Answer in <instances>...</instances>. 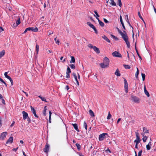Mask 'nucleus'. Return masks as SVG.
Wrapping results in <instances>:
<instances>
[{
	"instance_id": "obj_20",
	"label": "nucleus",
	"mask_w": 156,
	"mask_h": 156,
	"mask_svg": "<svg viewBox=\"0 0 156 156\" xmlns=\"http://www.w3.org/2000/svg\"><path fill=\"white\" fill-rule=\"evenodd\" d=\"M97 19L98 20L99 25L102 27H103L104 26V23L101 21L97 17Z\"/></svg>"
},
{
	"instance_id": "obj_30",
	"label": "nucleus",
	"mask_w": 156,
	"mask_h": 156,
	"mask_svg": "<svg viewBox=\"0 0 156 156\" xmlns=\"http://www.w3.org/2000/svg\"><path fill=\"white\" fill-rule=\"evenodd\" d=\"M136 69H137V71L135 73V76L136 77V78H137L138 77V75H139V69L137 68Z\"/></svg>"
},
{
	"instance_id": "obj_28",
	"label": "nucleus",
	"mask_w": 156,
	"mask_h": 156,
	"mask_svg": "<svg viewBox=\"0 0 156 156\" xmlns=\"http://www.w3.org/2000/svg\"><path fill=\"white\" fill-rule=\"evenodd\" d=\"M46 108L47 106H45L44 108V110L43 111V114L44 115V116H45L46 115V112L47 109Z\"/></svg>"
},
{
	"instance_id": "obj_19",
	"label": "nucleus",
	"mask_w": 156,
	"mask_h": 156,
	"mask_svg": "<svg viewBox=\"0 0 156 156\" xmlns=\"http://www.w3.org/2000/svg\"><path fill=\"white\" fill-rule=\"evenodd\" d=\"M151 142H150L148 144L146 145V148L147 150H150L151 148Z\"/></svg>"
},
{
	"instance_id": "obj_52",
	"label": "nucleus",
	"mask_w": 156,
	"mask_h": 156,
	"mask_svg": "<svg viewBox=\"0 0 156 156\" xmlns=\"http://www.w3.org/2000/svg\"><path fill=\"white\" fill-rule=\"evenodd\" d=\"M66 77L67 78H70V75L69 73H66Z\"/></svg>"
},
{
	"instance_id": "obj_43",
	"label": "nucleus",
	"mask_w": 156,
	"mask_h": 156,
	"mask_svg": "<svg viewBox=\"0 0 156 156\" xmlns=\"http://www.w3.org/2000/svg\"><path fill=\"white\" fill-rule=\"evenodd\" d=\"M143 132H144V133H149L148 132V130L146 128H145V127H144L143 128Z\"/></svg>"
},
{
	"instance_id": "obj_40",
	"label": "nucleus",
	"mask_w": 156,
	"mask_h": 156,
	"mask_svg": "<svg viewBox=\"0 0 156 156\" xmlns=\"http://www.w3.org/2000/svg\"><path fill=\"white\" fill-rule=\"evenodd\" d=\"M76 145L78 151H80V144L78 143H76Z\"/></svg>"
},
{
	"instance_id": "obj_59",
	"label": "nucleus",
	"mask_w": 156,
	"mask_h": 156,
	"mask_svg": "<svg viewBox=\"0 0 156 156\" xmlns=\"http://www.w3.org/2000/svg\"><path fill=\"white\" fill-rule=\"evenodd\" d=\"M121 23V24H122V27H123V28L124 29V30H126V28H125V26H124V24L123 23Z\"/></svg>"
},
{
	"instance_id": "obj_34",
	"label": "nucleus",
	"mask_w": 156,
	"mask_h": 156,
	"mask_svg": "<svg viewBox=\"0 0 156 156\" xmlns=\"http://www.w3.org/2000/svg\"><path fill=\"white\" fill-rule=\"evenodd\" d=\"M71 59L70 61V63H74L75 62V60L74 57L73 56H71Z\"/></svg>"
},
{
	"instance_id": "obj_27",
	"label": "nucleus",
	"mask_w": 156,
	"mask_h": 156,
	"mask_svg": "<svg viewBox=\"0 0 156 156\" xmlns=\"http://www.w3.org/2000/svg\"><path fill=\"white\" fill-rule=\"evenodd\" d=\"M38 97L41 99L42 101H44L46 102H47L46 101V100L44 97H42L41 95H39Z\"/></svg>"
},
{
	"instance_id": "obj_1",
	"label": "nucleus",
	"mask_w": 156,
	"mask_h": 156,
	"mask_svg": "<svg viewBox=\"0 0 156 156\" xmlns=\"http://www.w3.org/2000/svg\"><path fill=\"white\" fill-rule=\"evenodd\" d=\"M108 135L106 133H104L100 134L99 136L98 139L99 141H102L105 138L108 137Z\"/></svg>"
},
{
	"instance_id": "obj_6",
	"label": "nucleus",
	"mask_w": 156,
	"mask_h": 156,
	"mask_svg": "<svg viewBox=\"0 0 156 156\" xmlns=\"http://www.w3.org/2000/svg\"><path fill=\"white\" fill-rule=\"evenodd\" d=\"M7 134L6 132H3L0 135V139L4 140L6 137Z\"/></svg>"
},
{
	"instance_id": "obj_58",
	"label": "nucleus",
	"mask_w": 156,
	"mask_h": 156,
	"mask_svg": "<svg viewBox=\"0 0 156 156\" xmlns=\"http://www.w3.org/2000/svg\"><path fill=\"white\" fill-rule=\"evenodd\" d=\"M104 22L106 23H108V21L105 18L103 19Z\"/></svg>"
},
{
	"instance_id": "obj_38",
	"label": "nucleus",
	"mask_w": 156,
	"mask_h": 156,
	"mask_svg": "<svg viewBox=\"0 0 156 156\" xmlns=\"http://www.w3.org/2000/svg\"><path fill=\"white\" fill-rule=\"evenodd\" d=\"M49 121L50 123L51 122V111H49Z\"/></svg>"
},
{
	"instance_id": "obj_12",
	"label": "nucleus",
	"mask_w": 156,
	"mask_h": 156,
	"mask_svg": "<svg viewBox=\"0 0 156 156\" xmlns=\"http://www.w3.org/2000/svg\"><path fill=\"white\" fill-rule=\"evenodd\" d=\"M100 67L102 68H105L108 67V64H105L104 62H102L100 64Z\"/></svg>"
},
{
	"instance_id": "obj_55",
	"label": "nucleus",
	"mask_w": 156,
	"mask_h": 156,
	"mask_svg": "<svg viewBox=\"0 0 156 156\" xmlns=\"http://www.w3.org/2000/svg\"><path fill=\"white\" fill-rule=\"evenodd\" d=\"M27 120L28 123H30L31 122V120L29 117L27 118Z\"/></svg>"
},
{
	"instance_id": "obj_31",
	"label": "nucleus",
	"mask_w": 156,
	"mask_h": 156,
	"mask_svg": "<svg viewBox=\"0 0 156 156\" xmlns=\"http://www.w3.org/2000/svg\"><path fill=\"white\" fill-rule=\"evenodd\" d=\"M87 25L89 26L91 28H94V26L90 22H87Z\"/></svg>"
},
{
	"instance_id": "obj_45",
	"label": "nucleus",
	"mask_w": 156,
	"mask_h": 156,
	"mask_svg": "<svg viewBox=\"0 0 156 156\" xmlns=\"http://www.w3.org/2000/svg\"><path fill=\"white\" fill-rule=\"evenodd\" d=\"M88 47L90 48H94V46H93L92 44H90L88 45Z\"/></svg>"
},
{
	"instance_id": "obj_57",
	"label": "nucleus",
	"mask_w": 156,
	"mask_h": 156,
	"mask_svg": "<svg viewBox=\"0 0 156 156\" xmlns=\"http://www.w3.org/2000/svg\"><path fill=\"white\" fill-rule=\"evenodd\" d=\"M120 22L121 23H123V21L122 20V16H120Z\"/></svg>"
},
{
	"instance_id": "obj_9",
	"label": "nucleus",
	"mask_w": 156,
	"mask_h": 156,
	"mask_svg": "<svg viewBox=\"0 0 156 156\" xmlns=\"http://www.w3.org/2000/svg\"><path fill=\"white\" fill-rule=\"evenodd\" d=\"M30 108L31 111L34 114V116L37 118H38L39 117L38 115H37L36 114V111L35 110L34 108L33 107H32V106H30Z\"/></svg>"
},
{
	"instance_id": "obj_24",
	"label": "nucleus",
	"mask_w": 156,
	"mask_h": 156,
	"mask_svg": "<svg viewBox=\"0 0 156 156\" xmlns=\"http://www.w3.org/2000/svg\"><path fill=\"white\" fill-rule=\"evenodd\" d=\"M5 53V51L4 50H3L0 52V58H1L4 56Z\"/></svg>"
},
{
	"instance_id": "obj_26",
	"label": "nucleus",
	"mask_w": 156,
	"mask_h": 156,
	"mask_svg": "<svg viewBox=\"0 0 156 156\" xmlns=\"http://www.w3.org/2000/svg\"><path fill=\"white\" fill-rule=\"evenodd\" d=\"M89 113L90 114V115L92 116V117H94L95 116L94 114V112H93V111L90 109L89 110Z\"/></svg>"
},
{
	"instance_id": "obj_53",
	"label": "nucleus",
	"mask_w": 156,
	"mask_h": 156,
	"mask_svg": "<svg viewBox=\"0 0 156 156\" xmlns=\"http://www.w3.org/2000/svg\"><path fill=\"white\" fill-rule=\"evenodd\" d=\"M142 152V150H140V151L138 152V156H141Z\"/></svg>"
},
{
	"instance_id": "obj_56",
	"label": "nucleus",
	"mask_w": 156,
	"mask_h": 156,
	"mask_svg": "<svg viewBox=\"0 0 156 156\" xmlns=\"http://www.w3.org/2000/svg\"><path fill=\"white\" fill-rule=\"evenodd\" d=\"M126 21L127 22L128 21H129V19H128V15H126Z\"/></svg>"
},
{
	"instance_id": "obj_62",
	"label": "nucleus",
	"mask_w": 156,
	"mask_h": 156,
	"mask_svg": "<svg viewBox=\"0 0 156 156\" xmlns=\"http://www.w3.org/2000/svg\"><path fill=\"white\" fill-rule=\"evenodd\" d=\"M4 31V29L2 27H0V33Z\"/></svg>"
},
{
	"instance_id": "obj_3",
	"label": "nucleus",
	"mask_w": 156,
	"mask_h": 156,
	"mask_svg": "<svg viewBox=\"0 0 156 156\" xmlns=\"http://www.w3.org/2000/svg\"><path fill=\"white\" fill-rule=\"evenodd\" d=\"M119 34L121 35L124 40L128 38L127 34L125 30H123V32H122Z\"/></svg>"
},
{
	"instance_id": "obj_7",
	"label": "nucleus",
	"mask_w": 156,
	"mask_h": 156,
	"mask_svg": "<svg viewBox=\"0 0 156 156\" xmlns=\"http://www.w3.org/2000/svg\"><path fill=\"white\" fill-rule=\"evenodd\" d=\"M28 31H31L34 32H37L38 31V28L36 27H28Z\"/></svg>"
},
{
	"instance_id": "obj_50",
	"label": "nucleus",
	"mask_w": 156,
	"mask_h": 156,
	"mask_svg": "<svg viewBox=\"0 0 156 156\" xmlns=\"http://www.w3.org/2000/svg\"><path fill=\"white\" fill-rule=\"evenodd\" d=\"M92 29H93V30H94L95 33L96 34H98V32L97 30L96 29V28L95 27L94 28H93Z\"/></svg>"
},
{
	"instance_id": "obj_2",
	"label": "nucleus",
	"mask_w": 156,
	"mask_h": 156,
	"mask_svg": "<svg viewBox=\"0 0 156 156\" xmlns=\"http://www.w3.org/2000/svg\"><path fill=\"white\" fill-rule=\"evenodd\" d=\"M131 100L136 103H139L140 101V99L138 97L134 95H132L131 96Z\"/></svg>"
},
{
	"instance_id": "obj_60",
	"label": "nucleus",
	"mask_w": 156,
	"mask_h": 156,
	"mask_svg": "<svg viewBox=\"0 0 156 156\" xmlns=\"http://www.w3.org/2000/svg\"><path fill=\"white\" fill-rule=\"evenodd\" d=\"M55 42L56 43V44H57L58 45L59 44L60 42H59V40H57V41H56Z\"/></svg>"
},
{
	"instance_id": "obj_51",
	"label": "nucleus",
	"mask_w": 156,
	"mask_h": 156,
	"mask_svg": "<svg viewBox=\"0 0 156 156\" xmlns=\"http://www.w3.org/2000/svg\"><path fill=\"white\" fill-rule=\"evenodd\" d=\"M9 80H10V81L11 82V85H13V82L12 79L11 78Z\"/></svg>"
},
{
	"instance_id": "obj_17",
	"label": "nucleus",
	"mask_w": 156,
	"mask_h": 156,
	"mask_svg": "<svg viewBox=\"0 0 156 156\" xmlns=\"http://www.w3.org/2000/svg\"><path fill=\"white\" fill-rule=\"evenodd\" d=\"M93 49L97 53L99 54L100 53V51L99 49L96 46H94V48Z\"/></svg>"
},
{
	"instance_id": "obj_32",
	"label": "nucleus",
	"mask_w": 156,
	"mask_h": 156,
	"mask_svg": "<svg viewBox=\"0 0 156 156\" xmlns=\"http://www.w3.org/2000/svg\"><path fill=\"white\" fill-rule=\"evenodd\" d=\"M20 18H19L18 20L16 21V27L17 26L20 24Z\"/></svg>"
},
{
	"instance_id": "obj_29",
	"label": "nucleus",
	"mask_w": 156,
	"mask_h": 156,
	"mask_svg": "<svg viewBox=\"0 0 156 156\" xmlns=\"http://www.w3.org/2000/svg\"><path fill=\"white\" fill-rule=\"evenodd\" d=\"M111 2L110 3L112 6H115L116 5V4L115 2L114 1V0H110Z\"/></svg>"
},
{
	"instance_id": "obj_18",
	"label": "nucleus",
	"mask_w": 156,
	"mask_h": 156,
	"mask_svg": "<svg viewBox=\"0 0 156 156\" xmlns=\"http://www.w3.org/2000/svg\"><path fill=\"white\" fill-rule=\"evenodd\" d=\"M72 125L74 127L75 129L76 130L77 132H79V130L78 128L77 124L76 123L72 124Z\"/></svg>"
},
{
	"instance_id": "obj_42",
	"label": "nucleus",
	"mask_w": 156,
	"mask_h": 156,
	"mask_svg": "<svg viewBox=\"0 0 156 156\" xmlns=\"http://www.w3.org/2000/svg\"><path fill=\"white\" fill-rule=\"evenodd\" d=\"M111 116H112L111 115V114L110 112H109L108 116L107 117V119H110L111 117Z\"/></svg>"
},
{
	"instance_id": "obj_48",
	"label": "nucleus",
	"mask_w": 156,
	"mask_h": 156,
	"mask_svg": "<svg viewBox=\"0 0 156 156\" xmlns=\"http://www.w3.org/2000/svg\"><path fill=\"white\" fill-rule=\"evenodd\" d=\"M71 72V71L69 67H68L67 69L66 73H70Z\"/></svg>"
},
{
	"instance_id": "obj_49",
	"label": "nucleus",
	"mask_w": 156,
	"mask_h": 156,
	"mask_svg": "<svg viewBox=\"0 0 156 156\" xmlns=\"http://www.w3.org/2000/svg\"><path fill=\"white\" fill-rule=\"evenodd\" d=\"M94 12L95 13V14L96 15V18L98 17H98H99L100 16H99V15L98 14V13L96 11L94 10Z\"/></svg>"
},
{
	"instance_id": "obj_5",
	"label": "nucleus",
	"mask_w": 156,
	"mask_h": 156,
	"mask_svg": "<svg viewBox=\"0 0 156 156\" xmlns=\"http://www.w3.org/2000/svg\"><path fill=\"white\" fill-rule=\"evenodd\" d=\"M112 55L115 57H122V55L121 54L119 53L118 52H117L116 51L112 53Z\"/></svg>"
},
{
	"instance_id": "obj_41",
	"label": "nucleus",
	"mask_w": 156,
	"mask_h": 156,
	"mask_svg": "<svg viewBox=\"0 0 156 156\" xmlns=\"http://www.w3.org/2000/svg\"><path fill=\"white\" fill-rule=\"evenodd\" d=\"M141 76H142V80H143V81H144L145 80V75L143 73H141Z\"/></svg>"
},
{
	"instance_id": "obj_22",
	"label": "nucleus",
	"mask_w": 156,
	"mask_h": 156,
	"mask_svg": "<svg viewBox=\"0 0 156 156\" xmlns=\"http://www.w3.org/2000/svg\"><path fill=\"white\" fill-rule=\"evenodd\" d=\"M102 37L107 42L109 43H110V41L108 38L106 36L104 35V36H102Z\"/></svg>"
},
{
	"instance_id": "obj_11",
	"label": "nucleus",
	"mask_w": 156,
	"mask_h": 156,
	"mask_svg": "<svg viewBox=\"0 0 156 156\" xmlns=\"http://www.w3.org/2000/svg\"><path fill=\"white\" fill-rule=\"evenodd\" d=\"M103 62L105 63V64H108V65L109 66V59L107 57H105L104 58Z\"/></svg>"
},
{
	"instance_id": "obj_39",
	"label": "nucleus",
	"mask_w": 156,
	"mask_h": 156,
	"mask_svg": "<svg viewBox=\"0 0 156 156\" xmlns=\"http://www.w3.org/2000/svg\"><path fill=\"white\" fill-rule=\"evenodd\" d=\"M0 81L3 83L5 85L6 87H7V84L0 77Z\"/></svg>"
},
{
	"instance_id": "obj_8",
	"label": "nucleus",
	"mask_w": 156,
	"mask_h": 156,
	"mask_svg": "<svg viewBox=\"0 0 156 156\" xmlns=\"http://www.w3.org/2000/svg\"><path fill=\"white\" fill-rule=\"evenodd\" d=\"M49 148V145L47 143L45 145V147L43 149V151L47 154L48 153Z\"/></svg>"
},
{
	"instance_id": "obj_23",
	"label": "nucleus",
	"mask_w": 156,
	"mask_h": 156,
	"mask_svg": "<svg viewBox=\"0 0 156 156\" xmlns=\"http://www.w3.org/2000/svg\"><path fill=\"white\" fill-rule=\"evenodd\" d=\"M115 74L117 76H120L121 75V74L119 72L118 69H117L116 70V71L115 73Z\"/></svg>"
},
{
	"instance_id": "obj_63",
	"label": "nucleus",
	"mask_w": 156,
	"mask_h": 156,
	"mask_svg": "<svg viewBox=\"0 0 156 156\" xmlns=\"http://www.w3.org/2000/svg\"><path fill=\"white\" fill-rule=\"evenodd\" d=\"M18 147H17V148H13L12 149V150L14 151H16L18 149Z\"/></svg>"
},
{
	"instance_id": "obj_54",
	"label": "nucleus",
	"mask_w": 156,
	"mask_h": 156,
	"mask_svg": "<svg viewBox=\"0 0 156 156\" xmlns=\"http://www.w3.org/2000/svg\"><path fill=\"white\" fill-rule=\"evenodd\" d=\"M138 16H139V17H140V19H142V17L141 16L140 12H138Z\"/></svg>"
},
{
	"instance_id": "obj_36",
	"label": "nucleus",
	"mask_w": 156,
	"mask_h": 156,
	"mask_svg": "<svg viewBox=\"0 0 156 156\" xmlns=\"http://www.w3.org/2000/svg\"><path fill=\"white\" fill-rule=\"evenodd\" d=\"M123 66L126 69H129L130 68V66L128 65H123Z\"/></svg>"
},
{
	"instance_id": "obj_35",
	"label": "nucleus",
	"mask_w": 156,
	"mask_h": 156,
	"mask_svg": "<svg viewBox=\"0 0 156 156\" xmlns=\"http://www.w3.org/2000/svg\"><path fill=\"white\" fill-rule=\"evenodd\" d=\"M7 74L8 73L7 72H5L4 73V75L5 77H6L8 79H9L11 77L9 76H8Z\"/></svg>"
},
{
	"instance_id": "obj_21",
	"label": "nucleus",
	"mask_w": 156,
	"mask_h": 156,
	"mask_svg": "<svg viewBox=\"0 0 156 156\" xmlns=\"http://www.w3.org/2000/svg\"><path fill=\"white\" fill-rule=\"evenodd\" d=\"M144 92L145 94L147 96V97H149L150 96V94L146 90L145 86H144Z\"/></svg>"
},
{
	"instance_id": "obj_16",
	"label": "nucleus",
	"mask_w": 156,
	"mask_h": 156,
	"mask_svg": "<svg viewBox=\"0 0 156 156\" xmlns=\"http://www.w3.org/2000/svg\"><path fill=\"white\" fill-rule=\"evenodd\" d=\"M124 41H125V42L127 46V48H130V44L129 42L128 41V38L127 39H126L125 40H124Z\"/></svg>"
},
{
	"instance_id": "obj_46",
	"label": "nucleus",
	"mask_w": 156,
	"mask_h": 156,
	"mask_svg": "<svg viewBox=\"0 0 156 156\" xmlns=\"http://www.w3.org/2000/svg\"><path fill=\"white\" fill-rule=\"evenodd\" d=\"M136 52L137 53V54L138 56L139 57V58L140 59L142 60V58H141V56L139 55V52H138V51L137 49H136Z\"/></svg>"
},
{
	"instance_id": "obj_14",
	"label": "nucleus",
	"mask_w": 156,
	"mask_h": 156,
	"mask_svg": "<svg viewBox=\"0 0 156 156\" xmlns=\"http://www.w3.org/2000/svg\"><path fill=\"white\" fill-rule=\"evenodd\" d=\"M73 77H74V79L76 81V84H77V85L78 86H79V82L77 79V76H76V73H73Z\"/></svg>"
},
{
	"instance_id": "obj_47",
	"label": "nucleus",
	"mask_w": 156,
	"mask_h": 156,
	"mask_svg": "<svg viewBox=\"0 0 156 156\" xmlns=\"http://www.w3.org/2000/svg\"><path fill=\"white\" fill-rule=\"evenodd\" d=\"M69 66L71 69H75V66L74 64H71V65H70Z\"/></svg>"
},
{
	"instance_id": "obj_13",
	"label": "nucleus",
	"mask_w": 156,
	"mask_h": 156,
	"mask_svg": "<svg viewBox=\"0 0 156 156\" xmlns=\"http://www.w3.org/2000/svg\"><path fill=\"white\" fill-rule=\"evenodd\" d=\"M13 137H10L6 142V144H7L9 143L12 144L13 141Z\"/></svg>"
},
{
	"instance_id": "obj_37",
	"label": "nucleus",
	"mask_w": 156,
	"mask_h": 156,
	"mask_svg": "<svg viewBox=\"0 0 156 156\" xmlns=\"http://www.w3.org/2000/svg\"><path fill=\"white\" fill-rule=\"evenodd\" d=\"M117 4L119 5L120 7H121L122 6V4L121 2V0H117Z\"/></svg>"
},
{
	"instance_id": "obj_4",
	"label": "nucleus",
	"mask_w": 156,
	"mask_h": 156,
	"mask_svg": "<svg viewBox=\"0 0 156 156\" xmlns=\"http://www.w3.org/2000/svg\"><path fill=\"white\" fill-rule=\"evenodd\" d=\"M124 88H125V91L126 93L128 92V83H127V82L126 80L125 79H124Z\"/></svg>"
},
{
	"instance_id": "obj_25",
	"label": "nucleus",
	"mask_w": 156,
	"mask_h": 156,
	"mask_svg": "<svg viewBox=\"0 0 156 156\" xmlns=\"http://www.w3.org/2000/svg\"><path fill=\"white\" fill-rule=\"evenodd\" d=\"M36 54L37 55L38 54L39 51V46L37 44H36Z\"/></svg>"
},
{
	"instance_id": "obj_64",
	"label": "nucleus",
	"mask_w": 156,
	"mask_h": 156,
	"mask_svg": "<svg viewBox=\"0 0 156 156\" xmlns=\"http://www.w3.org/2000/svg\"><path fill=\"white\" fill-rule=\"evenodd\" d=\"M134 143H136V144H138L140 142L139 141H137L136 140H135L134 141Z\"/></svg>"
},
{
	"instance_id": "obj_10",
	"label": "nucleus",
	"mask_w": 156,
	"mask_h": 156,
	"mask_svg": "<svg viewBox=\"0 0 156 156\" xmlns=\"http://www.w3.org/2000/svg\"><path fill=\"white\" fill-rule=\"evenodd\" d=\"M22 114H23V118L24 120H25L26 119L28 118V113L26 112L25 111H23L22 112Z\"/></svg>"
},
{
	"instance_id": "obj_61",
	"label": "nucleus",
	"mask_w": 156,
	"mask_h": 156,
	"mask_svg": "<svg viewBox=\"0 0 156 156\" xmlns=\"http://www.w3.org/2000/svg\"><path fill=\"white\" fill-rule=\"evenodd\" d=\"M1 99L2 100V102L3 104L5 105V100L3 99V98H2V99Z\"/></svg>"
},
{
	"instance_id": "obj_33",
	"label": "nucleus",
	"mask_w": 156,
	"mask_h": 156,
	"mask_svg": "<svg viewBox=\"0 0 156 156\" xmlns=\"http://www.w3.org/2000/svg\"><path fill=\"white\" fill-rule=\"evenodd\" d=\"M83 127L85 128L86 130H87V125L85 121L83 122Z\"/></svg>"
},
{
	"instance_id": "obj_15",
	"label": "nucleus",
	"mask_w": 156,
	"mask_h": 156,
	"mask_svg": "<svg viewBox=\"0 0 156 156\" xmlns=\"http://www.w3.org/2000/svg\"><path fill=\"white\" fill-rule=\"evenodd\" d=\"M136 139L135 140H136L137 141L140 142L141 140L139 134L138 132H136Z\"/></svg>"
},
{
	"instance_id": "obj_44",
	"label": "nucleus",
	"mask_w": 156,
	"mask_h": 156,
	"mask_svg": "<svg viewBox=\"0 0 156 156\" xmlns=\"http://www.w3.org/2000/svg\"><path fill=\"white\" fill-rule=\"evenodd\" d=\"M147 136H144L143 137L142 139L144 142H146L147 140Z\"/></svg>"
}]
</instances>
